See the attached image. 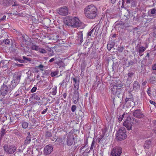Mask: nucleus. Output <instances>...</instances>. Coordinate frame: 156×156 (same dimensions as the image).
<instances>
[{"label": "nucleus", "instance_id": "f257e3e1", "mask_svg": "<svg viewBox=\"0 0 156 156\" xmlns=\"http://www.w3.org/2000/svg\"><path fill=\"white\" fill-rule=\"evenodd\" d=\"M84 12L85 16L90 19H94L98 15L97 9L93 5L87 6L84 9Z\"/></svg>", "mask_w": 156, "mask_h": 156}, {"label": "nucleus", "instance_id": "f03ea898", "mask_svg": "<svg viewBox=\"0 0 156 156\" xmlns=\"http://www.w3.org/2000/svg\"><path fill=\"white\" fill-rule=\"evenodd\" d=\"M64 23L66 25L73 27H79L83 24L78 18L76 17H66L64 19Z\"/></svg>", "mask_w": 156, "mask_h": 156}, {"label": "nucleus", "instance_id": "7ed1b4c3", "mask_svg": "<svg viewBox=\"0 0 156 156\" xmlns=\"http://www.w3.org/2000/svg\"><path fill=\"white\" fill-rule=\"evenodd\" d=\"M121 82L116 80L113 81V82L110 84V88L112 93L113 94L119 97L120 94L122 92L121 87L122 85Z\"/></svg>", "mask_w": 156, "mask_h": 156}, {"label": "nucleus", "instance_id": "20e7f679", "mask_svg": "<svg viewBox=\"0 0 156 156\" xmlns=\"http://www.w3.org/2000/svg\"><path fill=\"white\" fill-rule=\"evenodd\" d=\"M126 133V130L124 127L120 128L116 134L117 140L121 141L125 139L127 136Z\"/></svg>", "mask_w": 156, "mask_h": 156}, {"label": "nucleus", "instance_id": "39448f33", "mask_svg": "<svg viewBox=\"0 0 156 156\" xmlns=\"http://www.w3.org/2000/svg\"><path fill=\"white\" fill-rule=\"evenodd\" d=\"M132 122L131 117H128L125 120L123 123V125L127 128L128 130H130L132 129V126H133Z\"/></svg>", "mask_w": 156, "mask_h": 156}, {"label": "nucleus", "instance_id": "423d86ee", "mask_svg": "<svg viewBox=\"0 0 156 156\" xmlns=\"http://www.w3.org/2000/svg\"><path fill=\"white\" fill-rule=\"evenodd\" d=\"M9 126L4 125L1 129L0 135L1 137L2 138L5 135V136H9L10 131L9 129Z\"/></svg>", "mask_w": 156, "mask_h": 156}, {"label": "nucleus", "instance_id": "0eeeda50", "mask_svg": "<svg viewBox=\"0 0 156 156\" xmlns=\"http://www.w3.org/2000/svg\"><path fill=\"white\" fill-rule=\"evenodd\" d=\"M20 76L17 75H14L13 80L11 82L10 89L14 88L20 82Z\"/></svg>", "mask_w": 156, "mask_h": 156}, {"label": "nucleus", "instance_id": "6e6552de", "mask_svg": "<svg viewBox=\"0 0 156 156\" xmlns=\"http://www.w3.org/2000/svg\"><path fill=\"white\" fill-rule=\"evenodd\" d=\"M57 11L60 15L63 16H66L68 13V9L66 6L61 7L58 9Z\"/></svg>", "mask_w": 156, "mask_h": 156}, {"label": "nucleus", "instance_id": "1a4fd4ad", "mask_svg": "<svg viewBox=\"0 0 156 156\" xmlns=\"http://www.w3.org/2000/svg\"><path fill=\"white\" fill-rule=\"evenodd\" d=\"M122 153L121 148L116 147L112 148L110 154L120 155Z\"/></svg>", "mask_w": 156, "mask_h": 156}, {"label": "nucleus", "instance_id": "9d476101", "mask_svg": "<svg viewBox=\"0 0 156 156\" xmlns=\"http://www.w3.org/2000/svg\"><path fill=\"white\" fill-rule=\"evenodd\" d=\"M53 147L50 145L46 146L44 150V153L45 155H47L50 154L53 151Z\"/></svg>", "mask_w": 156, "mask_h": 156}, {"label": "nucleus", "instance_id": "9b49d317", "mask_svg": "<svg viewBox=\"0 0 156 156\" xmlns=\"http://www.w3.org/2000/svg\"><path fill=\"white\" fill-rule=\"evenodd\" d=\"M74 138L72 134H69L67 136V144L68 146H71L74 142Z\"/></svg>", "mask_w": 156, "mask_h": 156}, {"label": "nucleus", "instance_id": "f8f14e48", "mask_svg": "<svg viewBox=\"0 0 156 156\" xmlns=\"http://www.w3.org/2000/svg\"><path fill=\"white\" fill-rule=\"evenodd\" d=\"M8 90V88L7 86L5 85H3L1 87L0 91V94L2 96H5L7 94Z\"/></svg>", "mask_w": 156, "mask_h": 156}, {"label": "nucleus", "instance_id": "ddd939ff", "mask_svg": "<svg viewBox=\"0 0 156 156\" xmlns=\"http://www.w3.org/2000/svg\"><path fill=\"white\" fill-rule=\"evenodd\" d=\"M133 115L138 118H141L143 117V115L140 109L135 110L133 113Z\"/></svg>", "mask_w": 156, "mask_h": 156}, {"label": "nucleus", "instance_id": "4468645a", "mask_svg": "<svg viewBox=\"0 0 156 156\" xmlns=\"http://www.w3.org/2000/svg\"><path fill=\"white\" fill-rule=\"evenodd\" d=\"M140 85L139 83L136 81H134L133 84V89L134 91H138L140 90Z\"/></svg>", "mask_w": 156, "mask_h": 156}, {"label": "nucleus", "instance_id": "2eb2a0df", "mask_svg": "<svg viewBox=\"0 0 156 156\" xmlns=\"http://www.w3.org/2000/svg\"><path fill=\"white\" fill-rule=\"evenodd\" d=\"M9 62L7 60H2L0 62V68H3V70H6L8 68L7 64Z\"/></svg>", "mask_w": 156, "mask_h": 156}, {"label": "nucleus", "instance_id": "dca6fc26", "mask_svg": "<svg viewBox=\"0 0 156 156\" xmlns=\"http://www.w3.org/2000/svg\"><path fill=\"white\" fill-rule=\"evenodd\" d=\"M83 33L81 31H80L77 33L76 39L78 43H81L83 41Z\"/></svg>", "mask_w": 156, "mask_h": 156}, {"label": "nucleus", "instance_id": "f3484780", "mask_svg": "<svg viewBox=\"0 0 156 156\" xmlns=\"http://www.w3.org/2000/svg\"><path fill=\"white\" fill-rule=\"evenodd\" d=\"M27 134L28 136L27 137L25 141L24 144L26 145H27L29 144L31 141L30 135V132H28L27 133Z\"/></svg>", "mask_w": 156, "mask_h": 156}, {"label": "nucleus", "instance_id": "a211bd4d", "mask_svg": "<svg viewBox=\"0 0 156 156\" xmlns=\"http://www.w3.org/2000/svg\"><path fill=\"white\" fill-rule=\"evenodd\" d=\"M151 141L149 140H147L145 142L144 147L145 149H148L151 147Z\"/></svg>", "mask_w": 156, "mask_h": 156}, {"label": "nucleus", "instance_id": "6ab92c4d", "mask_svg": "<svg viewBox=\"0 0 156 156\" xmlns=\"http://www.w3.org/2000/svg\"><path fill=\"white\" fill-rule=\"evenodd\" d=\"M97 28L95 27L94 28L91 30L88 33V36H91L93 35V34H97L98 32H96Z\"/></svg>", "mask_w": 156, "mask_h": 156}, {"label": "nucleus", "instance_id": "aec40b11", "mask_svg": "<svg viewBox=\"0 0 156 156\" xmlns=\"http://www.w3.org/2000/svg\"><path fill=\"white\" fill-rule=\"evenodd\" d=\"M131 121L132 122V124L133 125H138L139 124V120L137 119L133 118L132 117H131Z\"/></svg>", "mask_w": 156, "mask_h": 156}, {"label": "nucleus", "instance_id": "412c9836", "mask_svg": "<svg viewBox=\"0 0 156 156\" xmlns=\"http://www.w3.org/2000/svg\"><path fill=\"white\" fill-rule=\"evenodd\" d=\"M0 4L4 5H7L9 4V0H0Z\"/></svg>", "mask_w": 156, "mask_h": 156}, {"label": "nucleus", "instance_id": "4be33fe9", "mask_svg": "<svg viewBox=\"0 0 156 156\" xmlns=\"http://www.w3.org/2000/svg\"><path fill=\"white\" fill-rule=\"evenodd\" d=\"M57 92V88L56 86H55L51 89L50 93L53 95L56 94Z\"/></svg>", "mask_w": 156, "mask_h": 156}, {"label": "nucleus", "instance_id": "5701e85b", "mask_svg": "<svg viewBox=\"0 0 156 156\" xmlns=\"http://www.w3.org/2000/svg\"><path fill=\"white\" fill-rule=\"evenodd\" d=\"M146 48H145L144 47H141L139 48V55L140 56H142V55H140V54L146 50Z\"/></svg>", "mask_w": 156, "mask_h": 156}, {"label": "nucleus", "instance_id": "b1692460", "mask_svg": "<svg viewBox=\"0 0 156 156\" xmlns=\"http://www.w3.org/2000/svg\"><path fill=\"white\" fill-rule=\"evenodd\" d=\"M79 85H74V88L75 89V91L74 93V94L77 95V98H79V95L78 93V90L79 89Z\"/></svg>", "mask_w": 156, "mask_h": 156}, {"label": "nucleus", "instance_id": "393cba45", "mask_svg": "<svg viewBox=\"0 0 156 156\" xmlns=\"http://www.w3.org/2000/svg\"><path fill=\"white\" fill-rule=\"evenodd\" d=\"M31 98L37 101L39 100L40 99V97L35 93L33 94H32Z\"/></svg>", "mask_w": 156, "mask_h": 156}, {"label": "nucleus", "instance_id": "a878e982", "mask_svg": "<svg viewBox=\"0 0 156 156\" xmlns=\"http://www.w3.org/2000/svg\"><path fill=\"white\" fill-rule=\"evenodd\" d=\"M40 48L39 46L36 45H32L31 46V49L36 51H38Z\"/></svg>", "mask_w": 156, "mask_h": 156}, {"label": "nucleus", "instance_id": "bb28decb", "mask_svg": "<svg viewBox=\"0 0 156 156\" xmlns=\"http://www.w3.org/2000/svg\"><path fill=\"white\" fill-rule=\"evenodd\" d=\"M129 98H126L125 100V102L126 103L129 101H131L133 99V96L132 94H129Z\"/></svg>", "mask_w": 156, "mask_h": 156}, {"label": "nucleus", "instance_id": "cd10ccee", "mask_svg": "<svg viewBox=\"0 0 156 156\" xmlns=\"http://www.w3.org/2000/svg\"><path fill=\"white\" fill-rule=\"evenodd\" d=\"M22 125L23 128L26 129L28 127V123L27 122L23 121L22 122Z\"/></svg>", "mask_w": 156, "mask_h": 156}, {"label": "nucleus", "instance_id": "c85d7f7f", "mask_svg": "<svg viewBox=\"0 0 156 156\" xmlns=\"http://www.w3.org/2000/svg\"><path fill=\"white\" fill-rule=\"evenodd\" d=\"M4 150L8 153H9V147L7 144H5L4 146Z\"/></svg>", "mask_w": 156, "mask_h": 156}, {"label": "nucleus", "instance_id": "c756f323", "mask_svg": "<svg viewBox=\"0 0 156 156\" xmlns=\"http://www.w3.org/2000/svg\"><path fill=\"white\" fill-rule=\"evenodd\" d=\"M38 52L42 54H45L47 53V51L44 49L40 48Z\"/></svg>", "mask_w": 156, "mask_h": 156}, {"label": "nucleus", "instance_id": "7c9ffc66", "mask_svg": "<svg viewBox=\"0 0 156 156\" xmlns=\"http://www.w3.org/2000/svg\"><path fill=\"white\" fill-rule=\"evenodd\" d=\"M14 0H10V5H12V6H17L18 4L17 3L16 1L14 2Z\"/></svg>", "mask_w": 156, "mask_h": 156}, {"label": "nucleus", "instance_id": "2f4dec72", "mask_svg": "<svg viewBox=\"0 0 156 156\" xmlns=\"http://www.w3.org/2000/svg\"><path fill=\"white\" fill-rule=\"evenodd\" d=\"M6 15H4L3 16V17L0 19V22L4 21L5 20V19L6 17H7V19H8V17H9V15L8 14H6Z\"/></svg>", "mask_w": 156, "mask_h": 156}, {"label": "nucleus", "instance_id": "473e14b6", "mask_svg": "<svg viewBox=\"0 0 156 156\" xmlns=\"http://www.w3.org/2000/svg\"><path fill=\"white\" fill-rule=\"evenodd\" d=\"M73 82L74 83V85H79V81L77 80L75 78H73Z\"/></svg>", "mask_w": 156, "mask_h": 156}, {"label": "nucleus", "instance_id": "72a5a7b5", "mask_svg": "<svg viewBox=\"0 0 156 156\" xmlns=\"http://www.w3.org/2000/svg\"><path fill=\"white\" fill-rule=\"evenodd\" d=\"M151 13L153 15L156 14V9L154 8L150 9Z\"/></svg>", "mask_w": 156, "mask_h": 156}, {"label": "nucleus", "instance_id": "f704fd0d", "mask_svg": "<svg viewBox=\"0 0 156 156\" xmlns=\"http://www.w3.org/2000/svg\"><path fill=\"white\" fill-rule=\"evenodd\" d=\"M58 73V72L55 71L53 72H52L51 73V76L53 77L57 75Z\"/></svg>", "mask_w": 156, "mask_h": 156}, {"label": "nucleus", "instance_id": "c9c22d12", "mask_svg": "<svg viewBox=\"0 0 156 156\" xmlns=\"http://www.w3.org/2000/svg\"><path fill=\"white\" fill-rule=\"evenodd\" d=\"M16 149V148L15 147H12L10 148V154H12L14 152Z\"/></svg>", "mask_w": 156, "mask_h": 156}, {"label": "nucleus", "instance_id": "e433bc0d", "mask_svg": "<svg viewBox=\"0 0 156 156\" xmlns=\"http://www.w3.org/2000/svg\"><path fill=\"white\" fill-rule=\"evenodd\" d=\"M23 59L24 60L26 61V62H27L26 61H28V62H30L31 61V58H27L24 56L23 57Z\"/></svg>", "mask_w": 156, "mask_h": 156}, {"label": "nucleus", "instance_id": "4c0bfd02", "mask_svg": "<svg viewBox=\"0 0 156 156\" xmlns=\"http://www.w3.org/2000/svg\"><path fill=\"white\" fill-rule=\"evenodd\" d=\"M124 115L125 113H124L122 115L120 116L118 118V120L120 122H121L123 119L124 116Z\"/></svg>", "mask_w": 156, "mask_h": 156}, {"label": "nucleus", "instance_id": "58836bf2", "mask_svg": "<svg viewBox=\"0 0 156 156\" xmlns=\"http://www.w3.org/2000/svg\"><path fill=\"white\" fill-rule=\"evenodd\" d=\"M95 142L94 141V140H93L91 144V145L90 147V150H92L94 148V146L95 144Z\"/></svg>", "mask_w": 156, "mask_h": 156}, {"label": "nucleus", "instance_id": "ea45409f", "mask_svg": "<svg viewBox=\"0 0 156 156\" xmlns=\"http://www.w3.org/2000/svg\"><path fill=\"white\" fill-rule=\"evenodd\" d=\"M124 49V47H118L117 50L119 52H122V51Z\"/></svg>", "mask_w": 156, "mask_h": 156}, {"label": "nucleus", "instance_id": "a19ab883", "mask_svg": "<svg viewBox=\"0 0 156 156\" xmlns=\"http://www.w3.org/2000/svg\"><path fill=\"white\" fill-rule=\"evenodd\" d=\"M113 47V45L110 44H108L107 46V48L108 50H110Z\"/></svg>", "mask_w": 156, "mask_h": 156}, {"label": "nucleus", "instance_id": "79ce46f5", "mask_svg": "<svg viewBox=\"0 0 156 156\" xmlns=\"http://www.w3.org/2000/svg\"><path fill=\"white\" fill-rule=\"evenodd\" d=\"M45 136L46 137H50L51 136V132H47L46 133Z\"/></svg>", "mask_w": 156, "mask_h": 156}, {"label": "nucleus", "instance_id": "37998d69", "mask_svg": "<svg viewBox=\"0 0 156 156\" xmlns=\"http://www.w3.org/2000/svg\"><path fill=\"white\" fill-rule=\"evenodd\" d=\"M76 108V107L75 105L72 106L71 108V110L72 112H74L75 111Z\"/></svg>", "mask_w": 156, "mask_h": 156}, {"label": "nucleus", "instance_id": "c03bdc74", "mask_svg": "<svg viewBox=\"0 0 156 156\" xmlns=\"http://www.w3.org/2000/svg\"><path fill=\"white\" fill-rule=\"evenodd\" d=\"M37 90V87H34L31 90V91L32 93L36 91Z\"/></svg>", "mask_w": 156, "mask_h": 156}, {"label": "nucleus", "instance_id": "a18cd8bd", "mask_svg": "<svg viewBox=\"0 0 156 156\" xmlns=\"http://www.w3.org/2000/svg\"><path fill=\"white\" fill-rule=\"evenodd\" d=\"M134 73H129L128 74L129 77L132 78L133 75Z\"/></svg>", "mask_w": 156, "mask_h": 156}, {"label": "nucleus", "instance_id": "49530a36", "mask_svg": "<svg viewBox=\"0 0 156 156\" xmlns=\"http://www.w3.org/2000/svg\"><path fill=\"white\" fill-rule=\"evenodd\" d=\"M3 42H4L5 44H9L10 41L9 39H6L5 40H3Z\"/></svg>", "mask_w": 156, "mask_h": 156}, {"label": "nucleus", "instance_id": "de8ad7c7", "mask_svg": "<svg viewBox=\"0 0 156 156\" xmlns=\"http://www.w3.org/2000/svg\"><path fill=\"white\" fill-rule=\"evenodd\" d=\"M44 67V66L42 65H39L38 67H37L40 69H41V71H43V69H42V68H43Z\"/></svg>", "mask_w": 156, "mask_h": 156}, {"label": "nucleus", "instance_id": "09e8293b", "mask_svg": "<svg viewBox=\"0 0 156 156\" xmlns=\"http://www.w3.org/2000/svg\"><path fill=\"white\" fill-rule=\"evenodd\" d=\"M150 102L151 104L154 105L155 106H156V103L155 102L150 101Z\"/></svg>", "mask_w": 156, "mask_h": 156}, {"label": "nucleus", "instance_id": "8fccbe9b", "mask_svg": "<svg viewBox=\"0 0 156 156\" xmlns=\"http://www.w3.org/2000/svg\"><path fill=\"white\" fill-rule=\"evenodd\" d=\"M48 111V108L44 110L41 112V113L43 114H44Z\"/></svg>", "mask_w": 156, "mask_h": 156}, {"label": "nucleus", "instance_id": "3c124183", "mask_svg": "<svg viewBox=\"0 0 156 156\" xmlns=\"http://www.w3.org/2000/svg\"><path fill=\"white\" fill-rule=\"evenodd\" d=\"M152 68L153 70H156V64H154L152 66Z\"/></svg>", "mask_w": 156, "mask_h": 156}, {"label": "nucleus", "instance_id": "603ef678", "mask_svg": "<svg viewBox=\"0 0 156 156\" xmlns=\"http://www.w3.org/2000/svg\"><path fill=\"white\" fill-rule=\"evenodd\" d=\"M15 65L18 67H21L23 66V65L22 64H19L17 63H15Z\"/></svg>", "mask_w": 156, "mask_h": 156}, {"label": "nucleus", "instance_id": "864d4df0", "mask_svg": "<svg viewBox=\"0 0 156 156\" xmlns=\"http://www.w3.org/2000/svg\"><path fill=\"white\" fill-rule=\"evenodd\" d=\"M132 1V0H126V3L127 4H130Z\"/></svg>", "mask_w": 156, "mask_h": 156}, {"label": "nucleus", "instance_id": "5fc2aeb1", "mask_svg": "<svg viewBox=\"0 0 156 156\" xmlns=\"http://www.w3.org/2000/svg\"><path fill=\"white\" fill-rule=\"evenodd\" d=\"M147 93L148 94V95L149 96H150L151 93V91L149 90V89L147 91Z\"/></svg>", "mask_w": 156, "mask_h": 156}, {"label": "nucleus", "instance_id": "6e6d98bb", "mask_svg": "<svg viewBox=\"0 0 156 156\" xmlns=\"http://www.w3.org/2000/svg\"><path fill=\"white\" fill-rule=\"evenodd\" d=\"M18 61L20 63L27 62L25 60H19Z\"/></svg>", "mask_w": 156, "mask_h": 156}, {"label": "nucleus", "instance_id": "4d7b16f0", "mask_svg": "<svg viewBox=\"0 0 156 156\" xmlns=\"http://www.w3.org/2000/svg\"><path fill=\"white\" fill-rule=\"evenodd\" d=\"M85 146L84 145V146H82V147H80V152H81V151H82V150L84 148Z\"/></svg>", "mask_w": 156, "mask_h": 156}, {"label": "nucleus", "instance_id": "13d9d810", "mask_svg": "<svg viewBox=\"0 0 156 156\" xmlns=\"http://www.w3.org/2000/svg\"><path fill=\"white\" fill-rule=\"evenodd\" d=\"M55 58H51V59L50 60H49V62H53V61H54L55 60Z\"/></svg>", "mask_w": 156, "mask_h": 156}, {"label": "nucleus", "instance_id": "bf43d9fd", "mask_svg": "<svg viewBox=\"0 0 156 156\" xmlns=\"http://www.w3.org/2000/svg\"><path fill=\"white\" fill-rule=\"evenodd\" d=\"M147 82L145 81L144 82L142 83V85L143 86H144L146 85Z\"/></svg>", "mask_w": 156, "mask_h": 156}, {"label": "nucleus", "instance_id": "052dcab7", "mask_svg": "<svg viewBox=\"0 0 156 156\" xmlns=\"http://www.w3.org/2000/svg\"><path fill=\"white\" fill-rule=\"evenodd\" d=\"M116 0H111V1L112 3L114 4Z\"/></svg>", "mask_w": 156, "mask_h": 156}, {"label": "nucleus", "instance_id": "680f3d73", "mask_svg": "<svg viewBox=\"0 0 156 156\" xmlns=\"http://www.w3.org/2000/svg\"><path fill=\"white\" fill-rule=\"evenodd\" d=\"M66 96V93H64L63 94V97L64 98H65Z\"/></svg>", "mask_w": 156, "mask_h": 156}, {"label": "nucleus", "instance_id": "e2e57ef3", "mask_svg": "<svg viewBox=\"0 0 156 156\" xmlns=\"http://www.w3.org/2000/svg\"><path fill=\"white\" fill-rule=\"evenodd\" d=\"M45 0H40V1L42 3H44Z\"/></svg>", "mask_w": 156, "mask_h": 156}, {"label": "nucleus", "instance_id": "0e129e2a", "mask_svg": "<svg viewBox=\"0 0 156 156\" xmlns=\"http://www.w3.org/2000/svg\"><path fill=\"white\" fill-rule=\"evenodd\" d=\"M148 57V58H149L150 57V55H149V53H148L147 54V55H146V57Z\"/></svg>", "mask_w": 156, "mask_h": 156}, {"label": "nucleus", "instance_id": "69168bd1", "mask_svg": "<svg viewBox=\"0 0 156 156\" xmlns=\"http://www.w3.org/2000/svg\"><path fill=\"white\" fill-rule=\"evenodd\" d=\"M65 82V80H63V81H62V83H60V84H61V85H62Z\"/></svg>", "mask_w": 156, "mask_h": 156}, {"label": "nucleus", "instance_id": "338daca9", "mask_svg": "<svg viewBox=\"0 0 156 156\" xmlns=\"http://www.w3.org/2000/svg\"><path fill=\"white\" fill-rule=\"evenodd\" d=\"M120 156V155H118V154H117V155L110 154V156Z\"/></svg>", "mask_w": 156, "mask_h": 156}, {"label": "nucleus", "instance_id": "774afa93", "mask_svg": "<svg viewBox=\"0 0 156 156\" xmlns=\"http://www.w3.org/2000/svg\"><path fill=\"white\" fill-rule=\"evenodd\" d=\"M102 137H101V138H99L98 139V142H100V140H101L102 139Z\"/></svg>", "mask_w": 156, "mask_h": 156}]
</instances>
